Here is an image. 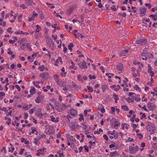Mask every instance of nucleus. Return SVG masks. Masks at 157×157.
Here are the masks:
<instances>
[{
    "instance_id": "41",
    "label": "nucleus",
    "mask_w": 157,
    "mask_h": 157,
    "mask_svg": "<svg viewBox=\"0 0 157 157\" xmlns=\"http://www.w3.org/2000/svg\"><path fill=\"white\" fill-rule=\"evenodd\" d=\"M147 55L149 56V57H150L151 58H152L153 57V55L150 53H147Z\"/></svg>"
},
{
    "instance_id": "6",
    "label": "nucleus",
    "mask_w": 157,
    "mask_h": 157,
    "mask_svg": "<svg viewBox=\"0 0 157 157\" xmlns=\"http://www.w3.org/2000/svg\"><path fill=\"white\" fill-rule=\"evenodd\" d=\"M147 107L150 110H152L155 109L156 106L154 104L149 102L147 103Z\"/></svg>"
},
{
    "instance_id": "16",
    "label": "nucleus",
    "mask_w": 157,
    "mask_h": 157,
    "mask_svg": "<svg viewBox=\"0 0 157 157\" xmlns=\"http://www.w3.org/2000/svg\"><path fill=\"white\" fill-rule=\"evenodd\" d=\"M35 92L36 90L35 88L34 87H31V90H30V95H33L35 93Z\"/></svg>"
},
{
    "instance_id": "23",
    "label": "nucleus",
    "mask_w": 157,
    "mask_h": 157,
    "mask_svg": "<svg viewBox=\"0 0 157 157\" xmlns=\"http://www.w3.org/2000/svg\"><path fill=\"white\" fill-rule=\"evenodd\" d=\"M32 106V105L30 104L29 105H27L23 107V108L25 110H28Z\"/></svg>"
},
{
    "instance_id": "50",
    "label": "nucleus",
    "mask_w": 157,
    "mask_h": 157,
    "mask_svg": "<svg viewBox=\"0 0 157 157\" xmlns=\"http://www.w3.org/2000/svg\"><path fill=\"white\" fill-rule=\"evenodd\" d=\"M84 148L85 149V151L86 152H88L89 151V148L87 146H84Z\"/></svg>"
},
{
    "instance_id": "45",
    "label": "nucleus",
    "mask_w": 157,
    "mask_h": 157,
    "mask_svg": "<svg viewBox=\"0 0 157 157\" xmlns=\"http://www.w3.org/2000/svg\"><path fill=\"white\" fill-rule=\"evenodd\" d=\"M115 6L114 5H113L111 7V10H112L113 11H115L117 10V8H115Z\"/></svg>"
},
{
    "instance_id": "20",
    "label": "nucleus",
    "mask_w": 157,
    "mask_h": 157,
    "mask_svg": "<svg viewBox=\"0 0 157 157\" xmlns=\"http://www.w3.org/2000/svg\"><path fill=\"white\" fill-rule=\"evenodd\" d=\"M50 117L51 118V120L52 122H57L59 121L58 118L57 117L56 119H55V118L52 116H51Z\"/></svg>"
},
{
    "instance_id": "57",
    "label": "nucleus",
    "mask_w": 157,
    "mask_h": 157,
    "mask_svg": "<svg viewBox=\"0 0 157 157\" xmlns=\"http://www.w3.org/2000/svg\"><path fill=\"white\" fill-rule=\"evenodd\" d=\"M152 18L154 21H155L157 20V16L156 15H153L152 17Z\"/></svg>"
},
{
    "instance_id": "22",
    "label": "nucleus",
    "mask_w": 157,
    "mask_h": 157,
    "mask_svg": "<svg viewBox=\"0 0 157 157\" xmlns=\"http://www.w3.org/2000/svg\"><path fill=\"white\" fill-rule=\"evenodd\" d=\"M113 96L115 100V103H117V100H119V98L118 97V95L115 94H114L113 95Z\"/></svg>"
},
{
    "instance_id": "9",
    "label": "nucleus",
    "mask_w": 157,
    "mask_h": 157,
    "mask_svg": "<svg viewBox=\"0 0 157 157\" xmlns=\"http://www.w3.org/2000/svg\"><path fill=\"white\" fill-rule=\"evenodd\" d=\"M43 98V96L39 95L35 99V102L37 103H39L42 101Z\"/></svg>"
},
{
    "instance_id": "55",
    "label": "nucleus",
    "mask_w": 157,
    "mask_h": 157,
    "mask_svg": "<svg viewBox=\"0 0 157 157\" xmlns=\"http://www.w3.org/2000/svg\"><path fill=\"white\" fill-rule=\"evenodd\" d=\"M64 117L67 118L69 121H70L69 119L71 118V117L69 115H68L67 116H64Z\"/></svg>"
},
{
    "instance_id": "27",
    "label": "nucleus",
    "mask_w": 157,
    "mask_h": 157,
    "mask_svg": "<svg viewBox=\"0 0 157 157\" xmlns=\"http://www.w3.org/2000/svg\"><path fill=\"white\" fill-rule=\"evenodd\" d=\"M140 146H141V147H142V148L140 149V151H142L143 150L144 147L145 146V143H143V142L141 143V144H140Z\"/></svg>"
},
{
    "instance_id": "11",
    "label": "nucleus",
    "mask_w": 157,
    "mask_h": 157,
    "mask_svg": "<svg viewBox=\"0 0 157 157\" xmlns=\"http://www.w3.org/2000/svg\"><path fill=\"white\" fill-rule=\"evenodd\" d=\"M69 112L71 116H75L77 114V111L75 109H71L69 110Z\"/></svg>"
},
{
    "instance_id": "44",
    "label": "nucleus",
    "mask_w": 157,
    "mask_h": 157,
    "mask_svg": "<svg viewBox=\"0 0 157 157\" xmlns=\"http://www.w3.org/2000/svg\"><path fill=\"white\" fill-rule=\"evenodd\" d=\"M111 113L113 114L115 113V109L114 107H112L111 108Z\"/></svg>"
},
{
    "instance_id": "31",
    "label": "nucleus",
    "mask_w": 157,
    "mask_h": 157,
    "mask_svg": "<svg viewBox=\"0 0 157 157\" xmlns=\"http://www.w3.org/2000/svg\"><path fill=\"white\" fill-rule=\"evenodd\" d=\"M103 131L102 130L101 128H100L99 129V130L95 131L94 132V133L95 134H100V132H102Z\"/></svg>"
},
{
    "instance_id": "53",
    "label": "nucleus",
    "mask_w": 157,
    "mask_h": 157,
    "mask_svg": "<svg viewBox=\"0 0 157 157\" xmlns=\"http://www.w3.org/2000/svg\"><path fill=\"white\" fill-rule=\"evenodd\" d=\"M10 89L11 90H14V86H13L12 85H11L10 86Z\"/></svg>"
},
{
    "instance_id": "46",
    "label": "nucleus",
    "mask_w": 157,
    "mask_h": 157,
    "mask_svg": "<svg viewBox=\"0 0 157 157\" xmlns=\"http://www.w3.org/2000/svg\"><path fill=\"white\" fill-rule=\"evenodd\" d=\"M11 119L10 118H9L8 121H7L6 123L8 124V125H10L11 124Z\"/></svg>"
},
{
    "instance_id": "61",
    "label": "nucleus",
    "mask_w": 157,
    "mask_h": 157,
    "mask_svg": "<svg viewBox=\"0 0 157 157\" xmlns=\"http://www.w3.org/2000/svg\"><path fill=\"white\" fill-rule=\"evenodd\" d=\"M52 37L55 40H56L57 39V36L56 35H52Z\"/></svg>"
},
{
    "instance_id": "38",
    "label": "nucleus",
    "mask_w": 157,
    "mask_h": 157,
    "mask_svg": "<svg viewBox=\"0 0 157 157\" xmlns=\"http://www.w3.org/2000/svg\"><path fill=\"white\" fill-rule=\"evenodd\" d=\"M89 78L90 79H95L96 78V77H95V75H89Z\"/></svg>"
},
{
    "instance_id": "51",
    "label": "nucleus",
    "mask_w": 157,
    "mask_h": 157,
    "mask_svg": "<svg viewBox=\"0 0 157 157\" xmlns=\"http://www.w3.org/2000/svg\"><path fill=\"white\" fill-rule=\"evenodd\" d=\"M34 111V108L33 109H30L29 112L30 114H32L33 113Z\"/></svg>"
},
{
    "instance_id": "54",
    "label": "nucleus",
    "mask_w": 157,
    "mask_h": 157,
    "mask_svg": "<svg viewBox=\"0 0 157 157\" xmlns=\"http://www.w3.org/2000/svg\"><path fill=\"white\" fill-rule=\"evenodd\" d=\"M20 7H21L23 9H25L26 8H27V7H26L25 6V5L23 4H21L20 5Z\"/></svg>"
},
{
    "instance_id": "13",
    "label": "nucleus",
    "mask_w": 157,
    "mask_h": 157,
    "mask_svg": "<svg viewBox=\"0 0 157 157\" xmlns=\"http://www.w3.org/2000/svg\"><path fill=\"white\" fill-rule=\"evenodd\" d=\"M117 69L119 71H122L123 69V65L121 63H120L117 65Z\"/></svg>"
},
{
    "instance_id": "52",
    "label": "nucleus",
    "mask_w": 157,
    "mask_h": 157,
    "mask_svg": "<svg viewBox=\"0 0 157 157\" xmlns=\"http://www.w3.org/2000/svg\"><path fill=\"white\" fill-rule=\"evenodd\" d=\"M72 11V10L71 9L67 11V14L69 15H70L71 14V13Z\"/></svg>"
},
{
    "instance_id": "37",
    "label": "nucleus",
    "mask_w": 157,
    "mask_h": 157,
    "mask_svg": "<svg viewBox=\"0 0 157 157\" xmlns=\"http://www.w3.org/2000/svg\"><path fill=\"white\" fill-rule=\"evenodd\" d=\"M132 97H133L134 99L137 101H139L140 100V98L138 97H134V96Z\"/></svg>"
},
{
    "instance_id": "43",
    "label": "nucleus",
    "mask_w": 157,
    "mask_h": 157,
    "mask_svg": "<svg viewBox=\"0 0 157 157\" xmlns=\"http://www.w3.org/2000/svg\"><path fill=\"white\" fill-rule=\"evenodd\" d=\"M25 150V149H24V148L21 149L20 150V151L19 152L20 154L22 155V154H23Z\"/></svg>"
},
{
    "instance_id": "24",
    "label": "nucleus",
    "mask_w": 157,
    "mask_h": 157,
    "mask_svg": "<svg viewBox=\"0 0 157 157\" xmlns=\"http://www.w3.org/2000/svg\"><path fill=\"white\" fill-rule=\"evenodd\" d=\"M74 47L73 44L72 43H71L68 46V49L71 52L72 51V48Z\"/></svg>"
},
{
    "instance_id": "63",
    "label": "nucleus",
    "mask_w": 157,
    "mask_h": 157,
    "mask_svg": "<svg viewBox=\"0 0 157 157\" xmlns=\"http://www.w3.org/2000/svg\"><path fill=\"white\" fill-rule=\"evenodd\" d=\"M24 115H25L24 119H27V118L28 117V116H29L28 114L26 113H25Z\"/></svg>"
},
{
    "instance_id": "36",
    "label": "nucleus",
    "mask_w": 157,
    "mask_h": 157,
    "mask_svg": "<svg viewBox=\"0 0 157 157\" xmlns=\"http://www.w3.org/2000/svg\"><path fill=\"white\" fill-rule=\"evenodd\" d=\"M117 132L114 130L113 131V136H114V137H118V136H117Z\"/></svg>"
},
{
    "instance_id": "18",
    "label": "nucleus",
    "mask_w": 157,
    "mask_h": 157,
    "mask_svg": "<svg viewBox=\"0 0 157 157\" xmlns=\"http://www.w3.org/2000/svg\"><path fill=\"white\" fill-rule=\"evenodd\" d=\"M26 5L28 6L32 5L33 3V0H25Z\"/></svg>"
},
{
    "instance_id": "17",
    "label": "nucleus",
    "mask_w": 157,
    "mask_h": 157,
    "mask_svg": "<svg viewBox=\"0 0 157 157\" xmlns=\"http://www.w3.org/2000/svg\"><path fill=\"white\" fill-rule=\"evenodd\" d=\"M57 153L59 155V157H64L63 154V151L62 150H61L59 151Z\"/></svg>"
},
{
    "instance_id": "56",
    "label": "nucleus",
    "mask_w": 157,
    "mask_h": 157,
    "mask_svg": "<svg viewBox=\"0 0 157 157\" xmlns=\"http://www.w3.org/2000/svg\"><path fill=\"white\" fill-rule=\"evenodd\" d=\"M89 143L90 144V145L92 146H94L95 145V142H93L92 141H90L89 142Z\"/></svg>"
},
{
    "instance_id": "64",
    "label": "nucleus",
    "mask_w": 157,
    "mask_h": 157,
    "mask_svg": "<svg viewBox=\"0 0 157 157\" xmlns=\"http://www.w3.org/2000/svg\"><path fill=\"white\" fill-rule=\"evenodd\" d=\"M15 41L14 40H9V42L12 44H13L14 42H15Z\"/></svg>"
},
{
    "instance_id": "49",
    "label": "nucleus",
    "mask_w": 157,
    "mask_h": 157,
    "mask_svg": "<svg viewBox=\"0 0 157 157\" xmlns=\"http://www.w3.org/2000/svg\"><path fill=\"white\" fill-rule=\"evenodd\" d=\"M134 88L135 90H137L140 89L139 86L137 85H135L134 86Z\"/></svg>"
},
{
    "instance_id": "26",
    "label": "nucleus",
    "mask_w": 157,
    "mask_h": 157,
    "mask_svg": "<svg viewBox=\"0 0 157 157\" xmlns=\"http://www.w3.org/2000/svg\"><path fill=\"white\" fill-rule=\"evenodd\" d=\"M66 85L65 83L64 82L61 81L59 83V86L61 87H63Z\"/></svg>"
},
{
    "instance_id": "34",
    "label": "nucleus",
    "mask_w": 157,
    "mask_h": 157,
    "mask_svg": "<svg viewBox=\"0 0 157 157\" xmlns=\"http://www.w3.org/2000/svg\"><path fill=\"white\" fill-rule=\"evenodd\" d=\"M102 91L104 92L105 91V90L108 88V86L106 85H103L102 86Z\"/></svg>"
},
{
    "instance_id": "47",
    "label": "nucleus",
    "mask_w": 157,
    "mask_h": 157,
    "mask_svg": "<svg viewBox=\"0 0 157 157\" xmlns=\"http://www.w3.org/2000/svg\"><path fill=\"white\" fill-rule=\"evenodd\" d=\"M8 50L9 51V52H8V53L9 54L11 55L13 54V52L11 50L10 48H9L8 49Z\"/></svg>"
},
{
    "instance_id": "62",
    "label": "nucleus",
    "mask_w": 157,
    "mask_h": 157,
    "mask_svg": "<svg viewBox=\"0 0 157 157\" xmlns=\"http://www.w3.org/2000/svg\"><path fill=\"white\" fill-rule=\"evenodd\" d=\"M15 87L19 91H20L21 90V89L20 88V87L18 85H16Z\"/></svg>"
},
{
    "instance_id": "60",
    "label": "nucleus",
    "mask_w": 157,
    "mask_h": 157,
    "mask_svg": "<svg viewBox=\"0 0 157 157\" xmlns=\"http://www.w3.org/2000/svg\"><path fill=\"white\" fill-rule=\"evenodd\" d=\"M133 140L132 138H128V140L126 141V142H128L129 141L131 142Z\"/></svg>"
},
{
    "instance_id": "35",
    "label": "nucleus",
    "mask_w": 157,
    "mask_h": 157,
    "mask_svg": "<svg viewBox=\"0 0 157 157\" xmlns=\"http://www.w3.org/2000/svg\"><path fill=\"white\" fill-rule=\"evenodd\" d=\"M16 34H25V33L23 32V31H16L15 32Z\"/></svg>"
},
{
    "instance_id": "42",
    "label": "nucleus",
    "mask_w": 157,
    "mask_h": 157,
    "mask_svg": "<svg viewBox=\"0 0 157 157\" xmlns=\"http://www.w3.org/2000/svg\"><path fill=\"white\" fill-rule=\"evenodd\" d=\"M63 106L61 107V111L62 110H64L66 109L67 106H66L65 105L63 104Z\"/></svg>"
},
{
    "instance_id": "2",
    "label": "nucleus",
    "mask_w": 157,
    "mask_h": 157,
    "mask_svg": "<svg viewBox=\"0 0 157 157\" xmlns=\"http://www.w3.org/2000/svg\"><path fill=\"white\" fill-rule=\"evenodd\" d=\"M34 109L35 115L40 118H42L43 114H42L41 109L38 108L36 109V108H34Z\"/></svg>"
},
{
    "instance_id": "12",
    "label": "nucleus",
    "mask_w": 157,
    "mask_h": 157,
    "mask_svg": "<svg viewBox=\"0 0 157 157\" xmlns=\"http://www.w3.org/2000/svg\"><path fill=\"white\" fill-rule=\"evenodd\" d=\"M60 105V104L58 102L55 103V108L56 110L59 112L61 111V107H59Z\"/></svg>"
},
{
    "instance_id": "5",
    "label": "nucleus",
    "mask_w": 157,
    "mask_h": 157,
    "mask_svg": "<svg viewBox=\"0 0 157 157\" xmlns=\"http://www.w3.org/2000/svg\"><path fill=\"white\" fill-rule=\"evenodd\" d=\"M70 127L72 130H75L76 129L78 128L79 126L77 123L75 122L72 123L70 124Z\"/></svg>"
},
{
    "instance_id": "40",
    "label": "nucleus",
    "mask_w": 157,
    "mask_h": 157,
    "mask_svg": "<svg viewBox=\"0 0 157 157\" xmlns=\"http://www.w3.org/2000/svg\"><path fill=\"white\" fill-rule=\"evenodd\" d=\"M77 37L78 38H79V37H80L81 38H83V36L82 35V33H78Z\"/></svg>"
},
{
    "instance_id": "30",
    "label": "nucleus",
    "mask_w": 157,
    "mask_h": 157,
    "mask_svg": "<svg viewBox=\"0 0 157 157\" xmlns=\"http://www.w3.org/2000/svg\"><path fill=\"white\" fill-rule=\"evenodd\" d=\"M87 88L89 92L91 93L93 91V89L92 88V87H90V86H87Z\"/></svg>"
},
{
    "instance_id": "19",
    "label": "nucleus",
    "mask_w": 157,
    "mask_h": 157,
    "mask_svg": "<svg viewBox=\"0 0 157 157\" xmlns=\"http://www.w3.org/2000/svg\"><path fill=\"white\" fill-rule=\"evenodd\" d=\"M40 138H35L33 142L36 145H39L40 144Z\"/></svg>"
},
{
    "instance_id": "4",
    "label": "nucleus",
    "mask_w": 157,
    "mask_h": 157,
    "mask_svg": "<svg viewBox=\"0 0 157 157\" xmlns=\"http://www.w3.org/2000/svg\"><path fill=\"white\" fill-rule=\"evenodd\" d=\"M139 148L138 147L135 145L132 147H130L129 148V151L130 153L133 154L136 152L138 150Z\"/></svg>"
},
{
    "instance_id": "32",
    "label": "nucleus",
    "mask_w": 157,
    "mask_h": 157,
    "mask_svg": "<svg viewBox=\"0 0 157 157\" xmlns=\"http://www.w3.org/2000/svg\"><path fill=\"white\" fill-rule=\"evenodd\" d=\"M45 69L44 66V65H42L40 66L38 68V70L40 71H43Z\"/></svg>"
},
{
    "instance_id": "58",
    "label": "nucleus",
    "mask_w": 157,
    "mask_h": 157,
    "mask_svg": "<svg viewBox=\"0 0 157 157\" xmlns=\"http://www.w3.org/2000/svg\"><path fill=\"white\" fill-rule=\"evenodd\" d=\"M33 17H37L38 16V14H37L35 11H33Z\"/></svg>"
},
{
    "instance_id": "39",
    "label": "nucleus",
    "mask_w": 157,
    "mask_h": 157,
    "mask_svg": "<svg viewBox=\"0 0 157 157\" xmlns=\"http://www.w3.org/2000/svg\"><path fill=\"white\" fill-rule=\"evenodd\" d=\"M33 83L34 85L38 88H39L40 87V86L38 84H37V83H36V82H35L33 81Z\"/></svg>"
},
{
    "instance_id": "8",
    "label": "nucleus",
    "mask_w": 157,
    "mask_h": 157,
    "mask_svg": "<svg viewBox=\"0 0 157 157\" xmlns=\"http://www.w3.org/2000/svg\"><path fill=\"white\" fill-rule=\"evenodd\" d=\"M78 65L82 69H86L87 68V66L86 65V63L85 61H83L82 63H79Z\"/></svg>"
},
{
    "instance_id": "33",
    "label": "nucleus",
    "mask_w": 157,
    "mask_h": 157,
    "mask_svg": "<svg viewBox=\"0 0 157 157\" xmlns=\"http://www.w3.org/2000/svg\"><path fill=\"white\" fill-rule=\"evenodd\" d=\"M99 109L102 113H104L105 112V109L103 106L99 107Z\"/></svg>"
},
{
    "instance_id": "10",
    "label": "nucleus",
    "mask_w": 157,
    "mask_h": 157,
    "mask_svg": "<svg viewBox=\"0 0 157 157\" xmlns=\"http://www.w3.org/2000/svg\"><path fill=\"white\" fill-rule=\"evenodd\" d=\"M148 72L150 73V75L151 77H153L154 75V73L153 71H152V68L151 66L149 65L148 66Z\"/></svg>"
},
{
    "instance_id": "48",
    "label": "nucleus",
    "mask_w": 157,
    "mask_h": 157,
    "mask_svg": "<svg viewBox=\"0 0 157 157\" xmlns=\"http://www.w3.org/2000/svg\"><path fill=\"white\" fill-rule=\"evenodd\" d=\"M28 59L29 60V61L30 62H32L33 61V59L31 58V57L30 56H28Z\"/></svg>"
},
{
    "instance_id": "29",
    "label": "nucleus",
    "mask_w": 157,
    "mask_h": 157,
    "mask_svg": "<svg viewBox=\"0 0 157 157\" xmlns=\"http://www.w3.org/2000/svg\"><path fill=\"white\" fill-rule=\"evenodd\" d=\"M121 108L124 110L128 111L129 110L128 107L126 105H122Z\"/></svg>"
},
{
    "instance_id": "15",
    "label": "nucleus",
    "mask_w": 157,
    "mask_h": 157,
    "mask_svg": "<svg viewBox=\"0 0 157 157\" xmlns=\"http://www.w3.org/2000/svg\"><path fill=\"white\" fill-rule=\"evenodd\" d=\"M147 8L144 7V8H143L141 7L140 8V14H144L146 12V10Z\"/></svg>"
},
{
    "instance_id": "7",
    "label": "nucleus",
    "mask_w": 157,
    "mask_h": 157,
    "mask_svg": "<svg viewBox=\"0 0 157 157\" xmlns=\"http://www.w3.org/2000/svg\"><path fill=\"white\" fill-rule=\"evenodd\" d=\"M147 41L146 39H142L137 40L136 41V44H139L141 45H144Z\"/></svg>"
},
{
    "instance_id": "25",
    "label": "nucleus",
    "mask_w": 157,
    "mask_h": 157,
    "mask_svg": "<svg viewBox=\"0 0 157 157\" xmlns=\"http://www.w3.org/2000/svg\"><path fill=\"white\" fill-rule=\"evenodd\" d=\"M47 75H48V73H43L40 75V77L42 78H44L45 76Z\"/></svg>"
},
{
    "instance_id": "28",
    "label": "nucleus",
    "mask_w": 157,
    "mask_h": 157,
    "mask_svg": "<svg viewBox=\"0 0 157 157\" xmlns=\"http://www.w3.org/2000/svg\"><path fill=\"white\" fill-rule=\"evenodd\" d=\"M36 29L35 30L36 32H39L41 30V27L38 25H36Z\"/></svg>"
},
{
    "instance_id": "1",
    "label": "nucleus",
    "mask_w": 157,
    "mask_h": 157,
    "mask_svg": "<svg viewBox=\"0 0 157 157\" xmlns=\"http://www.w3.org/2000/svg\"><path fill=\"white\" fill-rule=\"evenodd\" d=\"M147 129L150 132L151 134L155 132L156 129L155 125L153 123L149 122L146 127Z\"/></svg>"
},
{
    "instance_id": "14",
    "label": "nucleus",
    "mask_w": 157,
    "mask_h": 157,
    "mask_svg": "<svg viewBox=\"0 0 157 157\" xmlns=\"http://www.w3.org/2000/svg\"><path fill=\"white\" fill-rule=\"evenodd\" d=\"M31 130L32 131L30 132V133H29V134H34L36 135H37L38 134L36 130L33 127H32Z\"/></svg>"
},
{
    "instance_id": "21",
    "label": "nucleus",
    "mask_w": 157,
    "mask_h": 157,
    "mask_svg": "<svg viewBox=\"0 0 157 157\" xmlns=\"http://www.w3.org/2000/svg\"><path fill=\"white\" fill-rule=\"evenodd\" d=\"M128 52V50H123L121 52L120 55L121 56H125Z\"/></svg>"
},
{
    "instance_id": "3",
    "label": "nucleus",
    "mask_w": 157,
    "mask_h": 157,
    "mask_svg": "<svg viewBox=\"0 0 157 157\" xmlns=\"http://www.w3.org/2000/svg\"><path fill=\"white\" fill-rule=\"evenodd\" d=\"M46 149L43 147L38 150L37 151L36 155L37 156H39L40 155L45 154L46 152Z\"/></svg>"
},
{
    "instance_id": "59",
    "label": "nucleus",
    "mask_w": 157,
    "mask_h": 157,
    "mask_svg": "<svg viewBox=\"0 0 157 157\" xmlns=\"http://www.w3.org/2000/svg\"><path fill=\"white\" fill-rule=\"evenodd\" d=\"M117 123H116L114 125V126L115 127H118L120 125V123L118 122H116Z\"/></svg>"
}]
</instances>
